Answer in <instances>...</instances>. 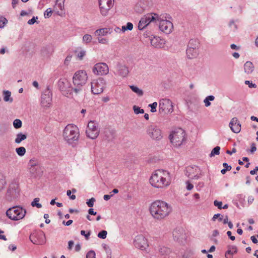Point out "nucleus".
I'll return each mask as SVG.
<instances>
[{"label":"nucleus","mask_w":258,"mask_h":258,"mask_svg":"<svg viewBox=\"0 0 258 258\" xmlns=\"http://www.w3.org/2000/svg\"><path fill=\"white\" fill-rule=\"evenodd\" d=\"M39 168V167H29V172L32 176L36 177L37 171L38 170Z\"/></svg>","instance_id":"obj_36"},{"label":"nucleus","mask_w":258,"mask_h":258,"mask_svg":"<svg viewBox=\"0 0 258 258\" xmlns=\"http://www.w3.org/2000/svg\"><path fill=\"white\" fill-rule=\"evenodd\" d=\"M130 88L134 93H136L139 96H142L143 95V91L142 89L139 88L138 87L134 85H130Z\"/></svg>","instance_id":"obj_35"},{"label":"nucleus","mask_w":258,"mask_h":258,"mask_svg":"<svg viewBox=\"0 0 258 258\" xmlns=\"http://www.w3.org/2000/svg\"><path fill=\"white\" fill-rule=\"evenodd\" d=\"M6 182L3 178H0V191L4 188Z\"/></svg>","instance_id":"obj_53"},{"label":"nucleus","mask_w":258,"mask_h":258,"mask_svg":"<svg viewBox=\"0 0 258 258\" xmlns=\"http://www.w3.org/2000/svg\"><path fill=\"white\" fill-rule=\"evenodd\" d=\"M254 68L253 63L250 61H246L244 64V72L247 74H251L254 70Z\"/></svg>","instance_id":"obj_28"},{"label":"nucleus","mask_w":258,"mask_h":258,"mask_svg":"<svg viewBox=\"0 0 258 258\" xmlns=\"http://www.w3.org/2000/svg\"><path fill=\"white\" fill-rule=\"evenodd\" d=\"M200 169L197 167H188L186 168L185 175L189 178L191 179H194V177H192V175L195 174L196 172H199Z\"/></svg>","instance_id":"obj_26"},{"label":"nucleus","mask_w":258,"mask_h":258,"mask_svg":"<svg viewBox=\"0 0 258 258\" xmlns=\"http://www.w3.org/2000/svg\"><path fill=\"white\" fill-rule=\"evenodd\" d=\"M79 135L78 127L74 124L67 125L63 130V136L64 140L73 147L78 141Z\"/></svg>","instance_id":"obj_3"},{"label":"nucleus","mask_w":258,"mask_h":258,"mask_svg":"<svg viewBox=\"0 0 258 258\" xmlns=\"http://www.w3.org/2000/svg\"><path fill=\"white\" fill-rule=\"evenodd\" d=\"M51 93L49 90H46L41 95V106L45 108H48L51 104Z\"/></svg>","instance_id":"obj_20"},{"label":"nucleus","mask_w":258,"mask_h":258,"mask_svg":"<svg viewBox=\"0 0 258 258\" xmlns=\"http://www.w3.org/2000/svg\"><path fill=\"white\" fill-rule=\"evenodd\" d=\"M4 100L5 102H9L12 103L13 101V98L11 97V92L8 90L3 91Z\"/></svg>","instance_id":"obj_31"},{"label":"nucleus","mask_w":258,"mask_h":258,"mask_svg":"<svg viewBox=\"0 0 258 258\" xmlns=\"http://www.w3.org/2000/svg\"><path fill=\"white\" fill-rule=\"evenodd\" d=\"M71 58H72V55L67 56V57L66 58V59H64V64L65 65L68 66L69 64L70 61H71Z\"/></svg>","instance_id":"obj_60"},{"label":"nucleus","mask_w":258,"mask_h":258,"mask_svg":"<svg viewBox=\"0 0 258 258\" xmlns=\"http://www.w3.org/2000/svg\"><path fill=\"white\" fill-rule=\"evenodd\" d=\"M116 70L118 75L122 77H126L129 73L128 67L120 63L116 65Z\"/></svg>","instance_id":"obj_23"},{"label":"nucleus","mask_w":258,"mask_h":258,"mask_svg":"<svg viewBox=\"0 0 258 258\" xmlns=\"http://www.w3.org/2000/svg\"><path fill=\"white\" fill-rule=\"evenodd\" d=\"M149 106L151 107V111L152 112H155L156 111L157 103L156 102H155L152 104H149Z\"/></svg>","instance_id":"obj_48"},{"label":"nucleus","mask_w":258,"mask_h":258,"mask_svg":"<svg viewBox=\"0 0 258 258\" xmlns=\"http://www.w3.org/2000/svg\"><path fill=\"white\" fill-rule=\"evenodd\" d=\"M185 133L183 130L178 128L172 132L169 136L171 142L176 147H179L185 141Z\"/></svg>","instance_id":"obj_5"},{"label":"nucleus","mask_w":258,"mask_h":258,"mask_svg":"<svg viewBox=\"0 0 258 258\" xmlns=\"http://www.w3.org/2000/svg\"><path fill=\"white\" fill-rule=\"evenodd\" d=\"M149 210L155 219L161 220L169 215L172 207L163 201L156 200L151 204Z\"/></svg>","instance_id":"obj_1"},{"label":"nucleus","mask_w":258,"mask_h":258,"mask_svg":"<svg viewBox=\"0 0 258 258\" xmlns=\"http://www.w3.org/2000/svg\"><path fill=\"white\" fill-rule=\"evenodd\" d=\"M94 202H95V199L94 198H92L86 202V204L88 207H93Z\"/></svg>","instance_id":"obj_51"},{"label":"nucleus","mask_w":258,"mask_h":258,"mask_svg":"<svg viewBox=\"0 0 258 258\" xmlns=\"http://www.w3.org/2000/svg\"><path fill=\"white\" fill-rule=\"evenodd\" d=\"M191 48V47H187L186 49V54L188 58L189 59L197 57L199 53V49Z\"/></svg>","instance_id":"obj_25"},{"label":"nucleus","mask_w":258,"mask_h":258,"mask_svg":"<svg viewBox=\"0 0 258 258\" xmlns=\"http://www.w3.org/2000/svg\"><path fill=\"white\" fill-rule=\"evenodd\" d=\"M36 19H38L37 17H33L31 19L29 20L28 21V24L29 25H33L36 22Z\"/></svg>","instance_id":"obj_58"},{"label":"nucleus","mask_w":258,"mask_h":258,"mask_svg":"<svg viewBox=\"0 0 258 258\" xmlns=\"http://www.w3.org/2000/svg\"><path fill=\"white\" fill-rule=\"evenodd\" d=\"M26 213V209L17 206L9 208L6 212V215L11 220L18 221L23 219Z\"/></svg>","instance_id":"obj_4"},{"label":"nucleus","mask_w":258,"mask_h":258,"mask_svg":"<svg viewBox=\"0 0 258 258\" xmlns=\"http://www.w3.org/2000/svg\"><path fill=\"white\" fill-rule=\"evenodd\" d=\"M58 86L62 95L67 97L71 86L70 83L66 79H60Z\"/></svg>","instance_id":"obj_17"},{"label":"nucleus","mask_w":258,"mask_h":258,"mask_svg":"<svg viewBox=\"0 0 258 258\" xmlns=\"http://www.w3.org/2000/svg\"><path fill=\"white\" fill-rule=\"evenodd\" d=\"M237 252V248L235 246H228V249L225 253L226 258H232V254Z\"/></svg>","instance_id":"obj_29"},{"label":"nucleus","mask_w":258,"mask_h":258,"mask_svg":"<svg viewBox=\"0 0 258 258\" xmlns=\"http://www.w3.org/2000/svg\"><path fill=\"white\" fill-rule=\"evenodd\" d=\"M245 84L248 85L249 88H255L256 87V85L255 84H253L249 81H245Z\"/></svg>","instance_id":"obj_59"},{"label":"nucleus","mask_w":258,"mask_h":258,"mask_svg":"<svg viewBox=\"0 0 258 258\" xmlns=\"http://www.w3.org/2000/svg\"><path fill=\"white\" fill-rule=\"evenodd\" d=\"M214 205L217 207L218 209H221L222 207V202L215 200L214 201Z\"/></svg>","instance_id":"obj_52"},{"label":"nucleus","mask_w":258,"mask_h":258,"mask_svg":"<svg viewBox=\"0 0 258 258\" xmlns=\"http://www.w3.org/2000/svg\"><path fill=\"white\" fill-rule=\"evenodd\" d=\"M133 109L134 110V112L136 114H142L144 113V110L143 109H141L140 107L134 105L133 106Z\"/></svg>","instance_id":"obj_45"},{"label":"nucleus","mask_w":258,"mask_h":258,"mask_svg":"<svg viewBox=\"0 0 258 258\" xmlns=\"http://www.w3.org/2000/svg\"><path fill=\"white\" fill-rule=\"evenodd\" d=\"M80 233L82 235H84L85 236V238L87 240L89 239V236H90L91 234L90 231H89L87 234H86L85 231L84 230H81Z\"/></svg>","instance_id":"obj_54"},{"label":"nucleus","mask_w":258,"mask_h":258,"mask_svg":"<svg viewBox=\"0 0 258 258\" xmlns=\"http://www.w3.org/2000/svg\"><path fill=\"white\" fill-rule=\"evenodd\" d=\"M171 251L169 248L165 246H161L159 249V253L161 256H166L170 253Z\"/></svg>","instance_id":"obj_33"},{"label":"nucleus","mask_w":258,"mask_h":258,"mask_svg":"<svg viewBox=\"0 0 258 258\" xmlns=\"http://www.w3.org/2000/svg\"><path fill=\"white\" fill-rule=\"evenodd\" d=\"M97 123L94 121H90L89 122L87 125V129L86 130V133L87 136L91 139H96L99 134V130L97 128Z\"/></svg>","instance_id":"obj_14"},{"label":"nucleus","mask_w":258,"mask_h":258,"mask_svg":"<svg viewBox=\"0 0 258 258\" xmlns=\"http://www.w3.org/2000/svg\"><path fill=\"white\" fill-rule=\"evenodd\" d=\"M16 152L19 156H23L26 153V149L23 147H20L16 149Z\"/></svg>","instance_id":"obj_37"},{"label":"nucleus","mask_w":258,"mask_h":258,"mask_svg":"<svg viewBox=\"0 0 258 258\" xmlns=\"http://www.w3.org/2000/svg\"><path fill=\"white\" fill-rule=\"evenodd\" d=\"M220 147L219 146H216L211 151L210 157H212L215 155H217L220 154Z\"/></svg>","instance_id":"obj_39"},{"label":"nucleus","mask_w":258,"mask_h":258,"mask_svg":"<svg viewBox=\"0 0 258 258\" xmlns=\"http://www.w3.org/2000/svg\"><path fill=\"white\" fill-rule=\"evenodd\" d=\"M84 87L73 84L71 86L68 98L74 99L75 100L79 101L84 96Z\"/></svg>","instance_id":"obj_6"},{"label":"nucleus","mask_w":258,"mask_h":258,"mask_svg":"<svg viewBox=\"0 0 258 258\" xmlns=\"http://www.w3.org/2000/svg\"><path fill=\"white\" fill-rule=\"evenodd\" d=\"M116 137V131L114 129H108L105 132V140L108 142L112 141Z\"/></svg>","instance_id":"obj_24"},{"label":"nucleus","mask_w":258,"mask_h":258,"mask_svg":"<svg viewBox=\"0 0 258 258\" xmlns=\"http://www.w3.org/2000/svg\"><path fill=\"white\" fill-rule=\"evenodd\" d=\"M27 138V135L20 133L17 135L16 138L15 139V142L16 143L19 144L22 141L25 140Z\"/></svg>","instance_id":"obj_34"},{"label":"nucleus","mask_w":258,"mask_h":258,"mask_svg":"<svg viewBox=\"0 0 258 258\" xmlns=\"http://www.w3.org/2000/svg\"><path fill=\"white\" fill-rule=\"evenodd\" d=\"M151 185L156 188H164L169 186L171 183L170 173L164 170H156L150 178Z\"/></svg>","instance_id":"obj_2"},{"label":"nucleus","mask_w":258,"mask_h":258,"mask_svg":"<svg viewBox=\"0 0 258 258\" xmlns=\"http://www.w3.org/2000/svg\"><path fill=\"white\" fill-rule=\"evenodd\" d=\"M194 254V252L192 250H187L183 254V258H191Z\"/></svg>","instance_id":"obj_42"},{"label":"nucleus","mask_w":258,"mask_h":258,"mask_svg":"<svg viewBox=\"0 0 258 258\" xmlns=\"http://www.w3.org/2000/svg\"><path fill=\"white\" fill-rule=\"evenodd\" d=\"M92 36L89 34H85L83 37V41L86 43H88L90 42L92 40Z\"/></svg>","instance_id":"obj_44"},{"label":"nucleus","mask_w":258,"mask_h":258,"mask_svg":"<svg viewBox=\"0 0 258 258\" xmlns=\"http://www.w3.org/2000/svg\"><path fill=\"white\" fill-rule=\"evenodd\" d=\"M100 14L103 17L107 16L114 5V0H98Z\"/></svg>","instance_id":"obj_10"},{"label":"nucleus","mask_w":258,"mask_h":258,"mask_svg":"<svg viewBox=\"0 0 258 258\" xmlns=\"http://www.w3.org/2000/svg\"><path fill=\"white\" fill-rule=\"evenodd\" d=\"M86 258H96L95 252L93 250L89 251L86 254Z\"/></svg>","instance_id":"obj_50"},{"label":"nucleus","mask_w":258,"mask_h":258,"mask_svg":"<svg viewBox=\"0 0 258 258\" xmlns=\"http://www.w3.org/2000/svg\"><path fill=\"white\" fill-rule=\"evenodd\" d=\"M88 79V76L86 71L79 70L77 71L73 78V84L85 87Z\"/></svg>","instance_id":"obj_7"},{"label":"nucleus","mask_w":258,"mask_h":258,"mask_svg":"<svg viewBox=\"0 0 258 258\" xmlns=\"http://www.w3.org/2000/svg\"><path fill=\"white\" fill-rule=\"evenodd\" d=\"M86 54V51L85 50H82L80 52H79L77 55L78 57L80 59L82 60L83 58V57L85 56Z\"/></svg>","instance_id":"obj_55"},{"label":"nucleus","mask_w":258,"mask_h":258,"mask_svg":"<svg viewBox=\"0 0 258 258\" xmlns=\"http://www.w3.org/2000/svg\"><path fill=\"white\" fill-rule=\"evenodd\" d=\"M98 40L99 42L100 43H102V44H107L108 43V40L105 38L99 37L98 38Z\"/></svg>","instance_id":"obj_57"},{"label":"nucleus","mask_w":258,"mask_h":258,"mask_svg":"<svg viewBox=\"0 0 258 258\" xmlns=\"http://www.w3.org/2000/svg\"><path fill=\"white\" fill-rule=\"evenodd\" d=\"M41 54L43 56L45 57H49V54L46 48H43L41 49Z\"/></svg>","instance_id":"obj_56"},{"label":"nucleus","mask_w":258,"mask_h":258,"mask_svg":"<svg viewBox=\"0 0 258 258\" xmlns=\"http://www.w3.org/2000/svg\"><path fill=\"white\" fill-rule=\"evenodd\" d=\"M14 156V153L9 150L4 151L2 153V157L4 159H13Z\"/></svg>","instance_id":"obj_32"},{"label":"nucleus","mask_w":258,"mask_h":258,"mask_svg":"<svg viewBox=\"0 0 258 258\" xmlns=\"http://www.w3.org/2000/svg\"><path fill=\"white\" fill-rule=\"evenodd\" d=\"M39 167V162L35 158H32L30 160L28 163V167Z\"/></svg>","instance_id":"obj_38"},{"label":"nucleus","mask_w":258,"mask_h":258,"mask_svg":"<svg viewBox=\"0 0 258 258\" xmlns=\"http://www.w3.org/2000/svg\"><path fill=\"white\" fill-rule=\"evenodd\" d=\"M186 184H187L186 188L187 190H190L193 188V187H194L193 185L191 183H190L189 181H187L186 182Z\"/></svg>","instance_id":"obj_62"},{"label":"nucleus","mask_w":258,"mask_h":258,"mask_svg":"<svg viewBox=\"0 0 258 258\" xmlns=\"http://www.w3.org/2000/svg\"><path fill=\"white\" fill-rule=\"evenodd\" d=\"M151 44L155 47H159L160 45L159 40L158 38L154 37L153 38L151 39Z\"/></svg>","instance_id":"obj_41"},{"label":"nucleus","mask_w":258,"mask_h":258,"mask_svg":"<svg viewBox=\"0 0 258 258\" xmlns=\"http://www.w3.org/2000/svg\"><path fill=\"white\" fill-rule=\"evenodd\" d=\"M134 245L136 247L141 250H145L149 246L147 240L142 235H138L136 237L134 240Z\"/></svg>","instance_id":"obj_19"},{"label":"nucleus","mask_w":258,"mask_h":258,"mask_svg":"<svg viewBox=\"0 0 258 258\" xmlns=\"http://www.w3.org/2000/svg\"><path fill=\"white\" fill-rule=\"evenodd\" d=\"M159 22V28L160 30L166 33H170L173 28V24L169 21L166 20H161L158 17V20H156V22Z\"/></svg>","instance_id":"obj_18"},{"label":"nucleus","mask_w":258,"mask_h":258,"mask_svg":"<svg viewBox=\"0 0 258 258\" xmlns=\"http://www.w3.org/2000/svg\"><path fill=\"white\" fill-rule=\"evenodd\" d=\"M52 12L53 11L51 10L50 8L47 9L44 13L45 17L49 18L51 16Z\"/></svg>","instance_id":"obj_49"},{"label":"nucleus","mask_w":258,"mask_h":258,"mask_svg":"<svg viewBox=\"0 0 258 258\" xmlns=\"http://www.w3.org/2000/svg\"><path fill=\"white\" fill-rule=\"evenodd\" d=\"M173 237L174 240L182 243L185 239V231L182 228H177L173 231Z\"/></svg>","instance_id":"obj_21"},{"label":"nucleus","mask_w":258,"mask_h":258,"mask_svg":"<svg viewBox=\"0 0 258 258\" xmlns=\"http://www.w3.org/2000/svg\"><path fill=\"white\" fill-rule=\"evenodd\" d=\"M223 166L227 171H230L232 169V167L230 165H228V164L225 162L223 163Z\"/></svg>","instance_id":"obj_61"},{"label":"nucleus","mask_w":258,"mask_h":258,"mask_svg":"<svg viewBox=\"0 0 258 258\" xmlns=\"http://www.w3.org/2000/svg\"><path fill=\"white\" fill-rule=\"evenodd\" d=\"M173 111V105L168 99H163L159 103V112L161 113H171Z\"/></svg>","instance_id":"obj_15"},{"label":"nucleus","mask_w":258,"mask_h":258,"mask_svg":"<svg viewBox=\"0 0 258 258\" xmlns=\"http://www.w3.org/2000/svg\"><path fill=\"white\" fill-rule=\"evenodd\" d=\"M22 122L21 120L16 119L13 122V125L16 129L19 128L22 126Z\"/></svg>","instance_id":"obj_43"},{"label":"nucleus","mask_w":258,"mask_h":258,"mask_svg":"<svg viewBox=\"0 0 258 258\" xmlns=\"http://www.w3.org/2000/svg\"><path fill=\"white\" fill-rule=\"evenodd\" d=\"M111 28H104L97 29L95 31V34L97 36H105L107 34H110L112 32Z\"/></svg>","instance_id":"obj_27"},{"label":"nucleus","mask_w":258,"mask_h":258,"mask_svg":"<svg viewBox=\"0 0 258 258\" xmlns=\"http://www.w3.org/2000/svg\"><path fill=\"white\" fill-rule=\"evenodd\" d=\"M19 194L18 183L16 181H13L9 185L6 195V198L9 201H12L16 199Z\"/></svg>","instance_id":"obj_8"},{"label":"nucleus","mask_w":258,"mask_h":258,"mask_svg":"<svg viewBox=\"0 0 258 258\" xmlns=\"http://www.w3.org/2000/svg\"><path fill=\"white\" fill-rule=\"evenodd\" d=\"M105 81L102 78L94 80L91 82V91L94 94H99L103 91Z\"/></svg>","instance_id":"obj_11"},{"label":"nucleus","mask_w":258,"mask_h":258,"mask_svg":"<svg viewBox=\"0 0 258 258\" xmlns=\"http://www.w3.org/2000/svg\"><path fill=\"white\" fill-rule=\"evenodd\" d=\"M92 71L95 75H103L108 73L109 69L108 66L103 62L96 63L92 69Z\"/></svg>","instance_id":"obj_16"},{"label":"nucleus","mask_w":258,"mask_h":258,"mask_svg":"<svg viewBox=\"0 0 258 258\" xmlns=\"http://www.w3.org/2000/svg\"><path fill=\"white\" fill-rule=\"evenodd\" d=\"M147 134L154 140H160L163 137L161 130L157 126L153 124L148 126Z\"/></svg>","instance_id":"obj_12"},{"label":"nucleus","mask_w":258,"mask_h":258,"mask_svg":"<svg viewBox=\"0 0 258 258\" xmlns=\"http://www.w3.org/2000/svg\"><path fill=\"white\" fill-rule=\"evenodd\" d=\"M256 150V148L255 146V144L254 143H252L251 144V149H250V152L251 153H253Z\"/></svg>","instance_id":"obj_63"},{"label":"nucleus","mask_w":258,"mask_h":258,"mask_svg":"<svg viewBox=\"0 0 258 258\" xmlns=\"http://www.w3.org/2000/svg\"><path fill=\"white\" fill-rule=\"evenodd\" d=\"M229 126L233 133H239L241 131V124L236 117L232 118Z\"/></svg>","instance_id":"obj_22"},{"label":"nucleus","mask_w":258,"mask_h":258,"mask_svg":"<svg viewBox=\"0 0 258 258\" xmlns=\"http://www.w3.org/2000/svg\"><path fill=\"white\" fill-rule=\"evenodd\" d=\"M65 0H56V5H57L58 7L61 10L64 9V3Z\"/></svg>","instance_id":"obj_47"},{"label":"nucleus","mask_w":258,"mask_h":258,"mask_svg":"<svg viewBox=\"0 0 258 258\" xmlns=\"http://www.w3.org/2000/svg\"><path fill=\"white\" fill-rule=\"evenodd\" d=\"M39 198H36L34 199L33 201L31 203V206L32 207H36L38 208H41L42 207V205L41 204L38 203L39 202Z\"/></svg>","instance_id":"obj_40"},{"label":"nucleus","mask_w":258,"mask_h":258,"mask_svg":"<svg viewBox=\"0 0 258 258\" xmlns=\"http://www.w3.org/2000/svg\"><path fill=\"white\" fill-rule=\"evenodd\" d=\"M29 239L33 244L37 245H43L46 242L45 235L43 231L31 233Z\"/></svg>","instance_id":"obj_13"},{"label":"nucleus","mask_w":258,"mask_h":258,"mask_svg":"<svg viewBox=\"0 0 258 258\" xmlns=\"http://www.w3.org/2000/svg\"><path fill=\"white\" fill-rule=\"evenodd\" d=\"M127 30H132L133 29V25L132 23L128 22L126 24V25L125 26Z\"/></svg>","instance_id":"obj_64"},{"label":"nucleus","mask_w":258,"mask_h":258,"mask_svg":"<svg viewBox=\"0 0 258 258\" xmlns=\"http://www.w3.org/2000/svg\"><path fill=\"white\" fill-rule=\"evenodd\" d=\"M107 232L106 230H102L98 233V237L101 239H105L106 237Z\"/></svg>","instance_id":"obj_46"},{"label":"nucleus","mask_w":258,"mask_h":258,"mask_svg":"<svg viewBox=\"0 0 258 258\" xmlns=\"http://www.w3.org/2000/svg\"><path fill=\"white\" fill-rule=\"evenodd\" d=\"M191 47V48H195L199 49L200 42L198 39H191L188 44L187 47Z\"/></svg>","instance_id":"obj_30"},{"label":"nucleus","mask_w":258,"mask_h":258,"mask_svg":"<svg viewBox=\"0 0 258 258\" xmlns=\"http://www.w3.org/2000/svg\"><path fill=\"white\" fill-rule=\"evenodd\" d=\"M156 20H158V15L156 14L152 13L146 15L140 20L138 24L139 29L142 30L151 22L156 23Z\"/></svg>","instance_id":"obj_9"}]
</instances>
